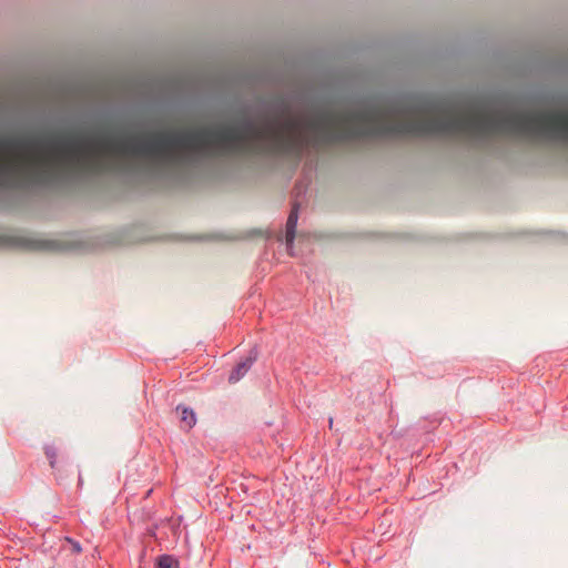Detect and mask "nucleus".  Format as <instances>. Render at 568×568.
I'll return each instance as SVG.
<instances>
[{
	"instance_id": "obj_1",
	"label": "nucleus",
	"mask_w": 568,
	"mask_h": 568,
	"mask_svg": "<svg viewBox=\"0 0 568 568\" xmlns=\"http://www.w3.org/2000/svg\"><path fill=\"white\" fill-rule=\"evenodd\" d=\"M255 359L256 355L248 356L243 362L239 363L237 366L230 374L229 381L231 383L239 382L248 372Z\"/></svg>"
},
{
	"instance_id": "obj_2",
	"label": "nucleus",
	"mask_w": 568,
	"mask_h": 568,
	"mask_svg": "<svg viewBox=\"0 0 568 568\" xmlns=\"http://www.w3.org/2000/svg\"><path fill=\"white\" fill-rule=\"evenodd\" d=\"M176 412L180 413L182 427L186 429H191L196 424V417L193 409H190L184 406H178Z\"/></svg>"
},
{
	"instance_id": "obj_3",
	"label": "nucleus",
	"mask_w": 568,
	"mask_h": 568,
	"mask_svg": "<svg viewBox=\"0 0 568 568\" xmlns=\"http://www.w3.org/2000/svg\"><path fill=\"white\" fill-rule=\"evenodd\" d=\"M297 206L295 205L288 215L287 222H286V242L291 244L294 241L295 237V231H296V224H297Z\"/></svg>"
},
{
	"instance_id": "obj_4",
	"label": "nucleus",
	"mask_w": 568,
	"mask_h": 568,
	"mask_svg": "<svg viewBox=\"0 0 568 568\" xmlns=\"http://www.w3.org/2000/svg\"><path fill=\"white\" fill-rule=\"evenodd\" d=\"M155 568H179V561L172 556L164 555L158 559Z\"/></svg>"
},
{
	"instance_id": "obj_5",
	"label": "nucleus",
	"mask_w": 568,
	"mask_h": 568,
	"mask_svg": "<svg viewBox=\"0 0 568 568\" xmlns=\"http://www.w3.org/2000/svg\"><path fill=\"white\" fill-rule=\"evenodd\" d=\"M45 455H47V457L50 460L51 467L53 468L55 466V453H54V450L51 449V448H47Z\"/></svg>"
},
{
	"instance_id": "obj_6",
	"label": "nucleus",
	"mask_w": 568,
	"mask_h": 568,
	"mask_svg": "<svg viewBox=\"0 0 568 568\" xmlns=\"http://www.w3.org/2000/svg\"><path fill=\"white\" fill-rule=\"evenodd\" d=\"M73 549L79 552L81 550L80 545L78 542H73Z\"/></svg>"
}]
</instances>
